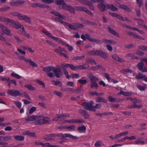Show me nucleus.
I'll list each match as a JSON object with an SVG mask.
<instances>
[{"label":"nucleus","instance_id":"40","mask_svg":"<svg viewBox=\"0 0 147 147\" xmlns=\"http://www.w3.org/2000/svg\"><path fill=\"white\" fill-rule=\"evenodd\" d=\"M25 135H27L31 137H34L35 136V133L34 132H31L29 131H26L25 134Z\"/></svg>","mask_w":147,"mask_h":147},{"label":"nucleus","instance_id":"31","mask_svg":"<svg viewBox=\"0 0 147 147\" xmlns=\"http://www.w3.org/2000/svg\"><path fill=\"white\" fill-rule=\"evenodd\" d=\"M144 61H141V62L139 63L137 65V67L139 70L142 71L143 70L144 68V64L143 63Z\"/></svg>","mask_w":147,"mask_h":147},{"label":"nucleus","instance_id":"29","mask_svg":"<svg viewBox=\"0 0 147 147\" xmlns=\"http://www.w3.org/2000/svg\"><path fill=\"white\" fill-rule=\"evenodd\" d=\"M13 137L15 140L19 141H22L24 138V136L20 135L15 136Z\"/></svg>","mask_w":147,"mask_h":147},{"label":"nucleus","instance_id":"49","mask_svg":"<svg viewBox=\"0 0 147 147\" xmlns=\"http://www.w3.org/2000/svg\"><path fill=\"white\" fill-rule=\"evenodd\" d=\"M87 8L84 6L78 7L76 9L78 10L85 12Z\"/></svg>","mask_w":147,"mask_h":147},{"label":"nucleus","instance_id":"7","mask_svg":"<svg viewBox=\"0 0 147 147\" xmlns=\"http://www.w3.org/2000/svg\"><path fill=\"white\" fill-rule=\"evenodd\" d=\"M62 8L63 9L75 13L74 8L71 6L66 5L65 3L62 5Z\"/></svg>","mask_w":147,"mask_h":147},{"label":"nucleus","instance_id":"48","mask_svg":"<svg viewBox=\"0 0 147 147\" xmlns=\"http://www.w3.org/2000/svg\"><path fill=\"white\" fill-rule=\"evenodd\" d=\"M84 57L85 56L84 55H82L80 56H78L77 57H74L72 58V59L73 60L75 61L76 60H79L83 59L84 58Z\"/></svg>","mask_w":147,"mask_h":147},{"label":"nucleus","instance_id":"54","mask_svg":"<svg viewBox=\"0 0 147 147\" xmlns=\"http://www.w3.org/2000/svg\"><path fill=\"white\" fill-rule=\"evenodd\" d=\"M53 93L59 97H62L63 95V94L61 92L57 90L54 91Z\"/></svg>","mask_w":147,"mask_h":147},{"label":"nucleus","instance_id":"1","mask_svg":"<svg viewBox=\"0 0 147 147\" xmlns=\"http://www.w3.org/2000/svg\"><path fill=\"white\" fill-rule=\"evenodd\" d=\"M55 67L53 66H48L45 67L42 70L47 73V76L50 78H53L54 77V74L53 72H49L50 71H53Z\"/></svg>","mask_w":147,"mask_h":147},{"label":"nucleus","instance_id":"4","mask_svg":"<svg viewBox=\"0 0 147 147\" xmlns=\"http://www.w3.org/2000/svg\"><path fill=\"white\" fill-rule=\"evenodd\" d=\"M81 105H82L84 109L90 111H95L96 110L94 109L91 106L90 104L89 103L85 102L82 103L81 104Z\"/></svg>","mask_w":147,"mask_h":147},{"label":"nucleus","instance_id":"61","mask_svg":"<svg viewBox=\"0 0 147 147\" xmlns=\"http://www.w3.org/2000/svg\"><path fill=\"white\" fill-rule=\"evenodd\" d=\"M36 110V107H31L29 110V114H32Z\"/></svg>","mask_w":147,"mask_h":147},{"label":"nucleus","instance_id":"39","mask_svg":"<svg viewBox=\"0 0 147 147\" xmlns=\"http://www.w3.org/2000/svg\"><path fill=\"white\" fill-rule=\"evenodd\" d=\"M120 72L122 73H125L127 72L131 73L132 72V71L129 69H125L121 70Z\"/></svg>","mask_w":147,"mask_h":147},{"label":"nucleus","instance_id":"63","mask_svg":"<svg viewBox=\"0 0 147 147\" xmlns=\"http://www.w3.org/2000/svg\"><path fill=\"white\" fill-rule=\"evenodd\" d=\"M139 48L142 51H147V46H140Z\"/></svg>","mask_w":147,"mask_h":147},{"label":"nucleus","instance_id":"62","mask_svg":"<svg viewBox=\"0 0 147 147\" xmlns=\"http://www.w3.org/2000/svg\"><path fill=\"white\" fill-rule=\"evenodd\" d=\"M9 7H4L0 9V11H5L6 10L10 9Z\"/></svg>","mask_w":147,"mask_h":147},{"label":"nucleus","instance_id":"42","mask_svg":"<svg viewBox=\"0 0 147 147\" xmlns=\"http://www.w3.org/2000/svg\"><path fill=\"white\" fill-rule=\"evenodd\" d=\"M22 34L23 35H24V36H26L28 38H30V34L27 33V32L25 31V29L24 28V27H22Z\"/></svg>","mask_w":147,"mask_h":147},{"label":"nucleus","instance_id":"24","mask_svg":"<svg viewBox=\"0 0 147 147\" xmlns=\"http://www.w3.org/2000/svg\"><path fill=\"white\" fill-rule=\"evenodd\" d=\"M20 20H24L26 22L30 24L31 23V20L30 18L26 16L22 15Z\"/></svg>","mask_w":147,"mask_h":147},{"label":"nucleus","instance_id":"16","mask_svg":"<svg viewBox=\"0 0 147 147\" xmlns=\"http://www.w3.org/2000/svg\"><path fill=\"white\" fill-rule=\"evenodd\" d=\"M37 115H33L31 116L28 115V117L25 118L26 121H36Z\"/></svg>","mask_w":147,"mask_h":147},{"label":"nucleus","instance_id":"41","mask_svg":"<svg viewBox=\"0 0 147 147\" xmlns=\"http://www.w3.org/2000/svg\"><path fill=\"white\" fill-rule=\"evenodd\" d=\"M120 93L122 94H123L124 96H129L131 95L132 93L129 92H125L123 90H121Z\"/></svg>","mask_w":147,"mask_h":147},{"label":"nucleus","instance_id":"38","mask_svg":"<svg viewBox=\"0 0 147 147\" xmlns=\"http://www.w3.org/2000/svg\"><path fill=\"white\" fill-rule=\"evenodd\" d=\"M90 94L92 96L96 95L97 96H100L103 95L104 93L103 92L98 93L97 92L95 91L90 93Z\"/></svg>","mask_w":147,"mask_h":147},{"label":"nucleus","instance_id":"23","mask_svg":"<svg viewBox=\"0 0 147 147\" xmlns=\"http://www.w3.org/2000/svg\"><path fill=\"white\" fill-rule=\"evenodd\" d=\"M12 137L11 136H0V141H7L11 140Z\"/></svg>","mask_w":147,"mask_h":147},{"label":"nucleus","instance_id":"47","mask_svg":"<svg viewBox=\"0 0 147 147\" xmlns=\"http://www.w3.org/2000/svg\"><path fill=\"white\" fill-rule=\"evenodd\" d=\"M98 85L96 82H91L90 85V87L91 88H97L98 87Z\"/></svg>","mask_w":147,"mask_h":147},{"label":"nucleus","instance_id":"55","mask_svg":"<svg viewBox=\"0 0 147 147\" xmlns=\"http://www.w3.org/2000/svg\"><path fill=\"white\" fill-rule=\"evenodd\" d=\"M77 69H86V67L85 64H84L83 65H80L77 66Z\"/></svg>","mask_w":147,"mask_h":147},{"label":"nucleus","instance_id":"11","mask_svg":"<svg viewBox=\"0 0 147 147\" xmlns=\"http://www.w3.org/2000/svg\"><path fill=\"white\" fill-rule=\"evenodd\" d=\"M79 113L83 116L85 119H88L90 117V115L87 111L83 109H80L79 110Z\"/></svg>","mask_w":147,"mask_h":147},{"label":"nucleus","instance_id":"3","mask_svg":"<svg viewBox=\"0 0 147 147\" xmlns=\"http://www.w3.org/2000/svg\"><path fill=\"white\" fill-rule=\"evenodd\" d=\"M53 72L54 75L57 78H60L63 75V73L60 67L55 68Z\"/></svg>","mask_w":147,"mask_h":147},{"label":"nucleus","instance_id":"8","mask_svg":"<svg viewBox=\"0 0 147 147\" xmlns=\"http://www.w3.org/2000/svg\"><path fill=\"white\" fill-rule=\"evenodd\" d=\"M0 28L1 29L4 33L9 36H11V31L5 25L0 24Z\"/></svg>","mask_w":147,"mask_h":147},{"label":"nucleus","instance_id":"44","mask_svg":"<svg viewBox=\"0 0 147 147\" xmlns=\"http://www.w3.org/2000/svg\"><path fill=\"white\" fill-rule=\"evenodd\" d=\"M63 90L65 92L69 91L71 92H75V90H74V89L72 88H64L63 89Z\"/></svg>","mask_w":147,"mask_h":147},{"label":"nucleus","instance_id":"58","mask_svg":"<svg viewBox=\"0 0 147 147\" xmlns=\"http://www.w3.org/2000/svg\"><path fill=\"white\" fill-rule=\"evenodd\" d=\"M63 71L64 74L66 75V77L68 79H69L70 78V76L68 74V72L67 71L66 69L64 68L63 69Z\"/></svg>","mask_w":147,"mask_h":147},{"label":"nucleus","instance_id":"51","mask_svg":"<svg viewBox=\"0 0 147 147\" xmlns=\"http://www.w3.org/2000/svg\"><path fill=\"white\" fill-rule=\"evenodd\" d=\"M70 78H80V75L77 74H73L70 75Z\"/></svg>","mask_w":147,"mask_h":147},{"label":"nucleus","instance_id":"20","mask_svg":"<svg viewBox=\"0 0 147 147\" xmlns=\"http://www.w3.org/2000/svg\"><path fill=\"white\" fill-rule=\"evenodd\" d=\"M42 118L44 121L43 125L51 123V120L49 117L42 115Z\"/></svg>","mask_w":147,"mask_h":147},{"label":"nucleus","instance_id":"28","mask_svg":"<svg viewBox=\"0 0 147 147\" xmlns=\"http://www.w3.org/2000/svg\"><path fill=\"white\" fill-rule=\"evenodd\" d=\"M99 50H93L89 51L88 53V54L89 55H98Z\"/></svg>","mask_w":147,"mask_h":147},{"label":"nucleus","instance_id":"37","mask_svg":"<svg viewBox=\"0 0 147 147\" xmlns=\"http://www.w3.org/2000/svg\"><path fill=\"white\" fill-rule=\"evenodd\" d=\"M51 82L55 86H62V84L61 82L55 81V80H52Z\"/></svg>","mask_w":147,"mask_h":147},{"label":"nucleus","instance_id":"9","mask_svg":"<svg viewBox=\"0 0 147 147\" xmlns=\"http://www.w3.org/2000/svg\"><path fill=\"white\" fill-rule=\"evenodd\" d=\"M99 2L100 3L98 5V6L102 12L106 11L107 10V5L104 4V1L103 0H100Z\"/></svg>","mask_w":147,"mask_h":147},{"label":"nucleus","instance_id":"35","mask_svg":"<svg viewBox=\"0 0 147 147\" xmlns=\"http://www.w3.org/2000/svg\"><path fill=\"white\" fill-rule=\"evenodd\" d=\"M103 41L107 44H112L113 45H116V42L115 41L112 40L104 39Z\"/></svg>","mask_w":147,"mask_h":147},{"label":"nucleus","instance_id":"46","mask_svg":"<svg viewBox=\"0 0 147 147\" xmlns=\"http://www.w3.org/2000/svg\"><path fill=\"white\" fill-rule=\"evenodd\" d=\"M132 36L136 38H138L140 39V40H144L145 39L144 38L141 36L137 35L134 33H133Z\"/></svg>","mask_w":147,"mask_h":147},{"label":"nucleus","instance_id":"43","mask_svg":"<svg viewBox=\"0 0 147 147\" xmlns=\"http://www.w3.org/2000/svg\"><path fill=\"white\" fill-rule=\"evenodd\" d=\"M24 87L28 88V89L30 90H35V88L31 85H26L24 86Z\"/></svg>","mask_w":147,"mask_h":147},{"label":"nucleus","instance_id":"59","mask_svg":"<svg viewBox=\"0 0 147 147\" xmlns=\"http://www.w3.org/2000/svg\"><path fill=\"white\" fill-rule=\"evenodd\" d=\"M12 15L14 16H17L18 17V18L20 19V18L22 16V14L17 12H14L12 13Z\"/></svg>","mask_w":147,"mask_h":147},{"label":"nucleus","instance_id":"34","mask_svg":"<svg viewBox=\"0 0 147 147\" xmlns=\"http://www.w3.org/2000/svg\"><path fill=\"white\" fill-rule=\"evenodd\" d=\"M90 63H94L95 65H96L97 64L95 60L92 58H89L87 60L86 63L88 64Z\"/></svg>","mask_w":147,"mask_h":147},{"label":"nucleus","instance_id":"6","mask_svg":"<svg viewBox=\"0 0 147 147\" xmlns=\"http://www.w3.org/2000/svg\"><path fill=\"white\" fill-rule=\"evenodd\" d=\"M7 93L11 96H16L19 95L21 96L22 94L19 91L13 90H8Z\"/></svg>","mask_w":147,"mask_h":147},{"label":"nucleus","instance_id":"26","mask_svg":"<svg viewBox=\"0 0 147 147\" xmlns=\"http://www.w3.org/2000/svg\"><path fill=\"white\" fill-rule=\"evenodd\" d=\"M78 131L80 133H85L86 131V127L85 125H83L78 127Z\"/></svg>","mask_w":147,"mask_h":147},{"label":"nucleus","instance_id":"2","mask_svg":"<svg viewBox=\"0 0 147 147\" xmlns=\"http://www.w3.org/2000/svg\"><path fill=\"white\" fill-rule=\"evenodd\" d=\"M19 58L21 60H23L26 62L29 63V65L33 67H37L38 66L36 63L31 59H27L24 57H19Z\"/></svg>","mask_w":147,"mask_h":147},{"label":"nucleus","instance_id":"19","mask_svg":"<svg viewBox=\"0 0 147 147\" xmlns=\"http://www.w3.org/2000/svg\"><path fill=\"white\" fill-rule=\"evenodd\" d=\"M107 9H110L113 11H116L118 10V9L112 4H107Z\"/></svg>","mask_w":147,"mask_h":147},{"label":"nucleus","instance_id":"17","mask_svg":"<svg viewBox=\"0 0 147 147\" xmlns=\"http://www.w3.org/2000/svg\"><path fill=\"white\" fill-rule=\"evenodd\" d=\"M108 29L109 32V33L113 35H115L117 37H120L119 34L114 30L111 29L109 26L108 27Z\"/></svg>","mask_w":147,"mask_h":147},{"label":"nucleus","instance_id":"10","mask_svg":"<svg viewBox=\"0 0 147 147\" xmlns=\"http://www.w3.org/2000/svg\"><path fill=\"white\" fill-rule=\"evenodd\" d=\"M43 123L42 115H37L36 119L34 122V124L36 125H42Z\"/></svg>","mask_w":147,"mask_h":147},{"label":"nucleus","instance_id":"25","mask_svg":"<svg viewBox=\"0 0 147 147\" xmlns=\"http://www.w3.org/2000/svg\"><path fill=\"white\" fill-rule=\"evenodd\" d=\"M96 102H103L105 103H107V101L104 99L103 97H99L96 98Z\"/></svg>","mask_w":147,"mask_h":147},{"label":"nucleus","instance_id":"32","mask_svg":"<svg viewBox=\"0 0 147 147\" xmlns=\"http://www.w3.org/2000/svg\"><path fill=\"white\" fill-rule=\"evenodd\" d=\"M31 7L32 8L39 7L41 8H43L44 7L43 5H42L40 3L33 4L31 5Z\"/></svg>","mask_w":147,"mask_h":147},{"label":"nucleus","instance_id":"64","mask_svg":"<svg viewBox=\"0 0 147 147\" xmlns=\"http://www.w3.org/2000/svg\"><path fill=\"white\" fill-rule=\"evenodd\" d=\"M77 66H75L72 64H69V67L73 70H75L77 69Z\"/></svg>","mask_w":147,"mask_h":147},{"label":"nucleus","instance_id":"14","mask_svg":"<svg viewBox=\"0 0 147 147\" xmlns=\"http://www.w3.org/2000/svg\"><path fill=\"white\" fill-rule=\"evenodd\" d=\"M61 136L63 138H69L71 139H72L74 140L78 139V137L74 136L69 134H61Z\"/></svg>","mask_w":147,"mask_h":147},{"label":"nucleus","instance_id":"30","mask_svg":"<svg viewBox=\"0 0 147 147\" xmlns=\"http://www.w3.org/2000/svg\"><path fill=\"white\" fill-rule=\"evenodd\" d=\"M16 21L13 20L11 19L8 18H5V20L4 22H7V23H9V25L11 26V25H13L14 23Z\"/></svg>","mask_w":147,"mask_h":147},{"label":"nucleus","instance_id":"36","mask_svg":"<svg viewBox=\"0 0 147 147\" xmlns=\"http://www.w3.org/2000/svg\"><path fill=\"white\" fill-rule=\"evenodd\" d=\"M120 8L129 12H130L131 11V10L125 5H121Z\"/></svg>","mask_w":147,"mask_h":147},{"label":"nucleus","instance_id":"18","mask_svg":"<svg viewBox=\"0 0 147 147\" xmlns=\"http://www.w3.org/2000/svg\"><path fill=\"white\" fill-rule=\"evenodd\" d=\"M57 118H58V121H62V118L63 117H70V115L67 114H62L60 115H57Z\"/></svg>","mask_w":147,"mask_h":147},{"label":"nucleus","instance_id":"21","mask_svg":"<svg viewBox=\"0 0 147 147\" xmlns=\"http://www.w3.org/2000/svg\"><path fill=\"white\" fill-rule=\"evenodd\" d=\"M11 26L17 29L20 28H22V27H24L23 26L20 24L18 21H16L13 25H11Z\"/></svg>","mask_w":147,"mask_h":147},{"label":"nucleus","instance_id":"15","mask_svg":"<svg viewBox=\"0 0 147 147\" xmlns=\"http://www.w3.org/2000/svg\"><path fill=\"white\" fill-rule=\"evenodd\" d=\"M88 76L91 82H96L99 80V79L96 77L94 76L92 74H89Z\"/></svg>","mask_w":147,"mask_h":147},{"label":"nucleus","instance_id":"50","mask_svg":"<svg viewBox=\"0 0 147 147\" xmlns=\"http://www.w3.org/2000/svg\"><path fill=\"white\" fill-rule=\"evenodd\" d=\"M108 98L109 100V101L111 102H119V100H116L115 98H113L111 96H109Z\"/></svg>","mask_w":147,"mask_h":147},{"label":"nucleus","instance_id":"27","mask_svg":"<svg viewBox=\"0 0 147 147\" xmlns=\"http://www.w3.org/2000/svg\"><path fill=\"white\" fill-rule=\"evenodd\" d=\"M86 78L85 77H82L80 79L78 80V82L81 84L84 85L86 84L87 82V80L86 79Z\"/></svg>","mask_w":147,"mask_h":147},{"label":"nucleus","instance_id":"53","mask_svg":"<svg viewBox=\"0 0 147 147\" xmlns=\"http://www.w3.org/2000/svg\"><path fill=\"white\" fill-rule=\"evenodd\" d=\"M11 76H12L18 79H20L21 77V76H19L18 74L13 72L11 73Z\"/></svg>","mask_w":147,"mask_h":147},{"label":"nucleus","instance_id":"5","mask_svg":"<svg viewBox=\"0 0 147 147\" xmlns=\"http://www.w3.org/2000/svg\"><path fill=\"white\" fill-rule=\"evenodd\" d=\"M58 136V134H48L46 135L47 138H45V140L47 141H51V142H54L55 141V139L54 138Z\"/></svg>","mask_w":147,"mask_h":147},{"label":"nucleus","instance_id":"13","mask_svg":"<svg viewBox=\"0 0 147 147\" xmlns=\"http://www.w3.org/2000/svg\"><path fill=\"white\" fill-rule=\"evenodd\" d=\"M98 55L104 59H107L109 57L108 54L106 52H104L102 51L99 50Z\"/></svg>","mask_w":147,"mask_h":147},{"label":"nucleus","instance_id":"22","mask_svg":"<svg viewBox=\"0 0 147 147\" xmlns=\"http://www.w3.org/2000/svg\"><path fill=\"white\" fill-rule=\"evenodd\" d=\"M51 13L53 14L55 16H58L63 19H65V16L64 15H61L59 12L56 11H52Z\"/></svg>","mask_w":147,"mask_h":147},{"label":"nucleus","instance_id":"60","mask_svg":"<svg viewBox=\"0 0 147 147\" xmlns=\"http://www.w3.org/2000/svg\"><path fill=\"white\" fill-rule=\"evenodd\" d=\"M75 91L76 93H80L81 92H84V90L82 88H78L76 89Z\"/></svg>","mask_w":147,"mask_h":147},{"label":"nucleus","instance_id":"12","mask_svg":"<svg viewBox=\"0 0 147 147\" xmlns=\"http://www.w3.org/2000/svg\"><path fill=\"white\" fill-rule=\"evenodd\" d=\"M85 1H83L82 0H79V1L82 3L89 6L90 8L92 10H94V8L93 4L88 0H84Z\"/></svg>","mask_w":147,"mask_h":147},{"label":"nucleus","instance_id":"33","mask_svg":"<svg viewBox=\"0 0 147 147\" xmlns=\"http://www.w3.org/2000/svg\"><path fill=\"white\" fill-rule=\"evenodd\" d=\"M146 77V76L145 74L140 73L136 76L135 78L137 79H140L144 78Z\"/></svg>","mask_w":147,"mask_h":147},{"label":"nucleus","instance_id":"57","mask_svg":"<svg viewBox=\"0 0 147 147\" xmlns=\"http://www.w3.org/2000/svg\"><path fill=\"white\" fill-rule=\"evenodd\" d=\"M64 3L62 0H55V3L58 5H62Z\"/></svg>","mask_w":147,"mask_h":147},{"label":"nucleus","instance_id":"45","mask_svg":"<svg viewBox=\"0 0 147 147\" xmlns=\"http://www.w3.org/2000/svg\"><path fill=\"white\" fill-rule=\"evenodd\" d=\"M132 36L136 38H138L140 39V40H144L145 39L144 38L141 36L137 35L134 33H133Z\"/></svg>","mask_w":147,"mask_h":147},{"label":"nucleus","instance_id":"56","mask_svg":"<svg viewBox=\"0 0 147 147\" xmlns=\"http://www.w3.org/2000/svg\"><path fill=\"white\" fill-rule=\"evenodd\" d=\"M76 128V126L74 125H71L69 126H67L66 125V129H70L73 130H75Z\"/></svg>","mask_w":147,"mask_h":147},{"label":"nucleus","instance_id":"52","mask_svg":"<svg viewBox=\"0 0 147 147\" xmlns=\"http://www.w3.org/2000/svg\"><path fill=\"white\" fill-rule=\"evenodd\" d=\"M75 123H84L85 121L83 119H75Z\"/></svg>","mask_w":147,"mask_h":147}]
</instances>
